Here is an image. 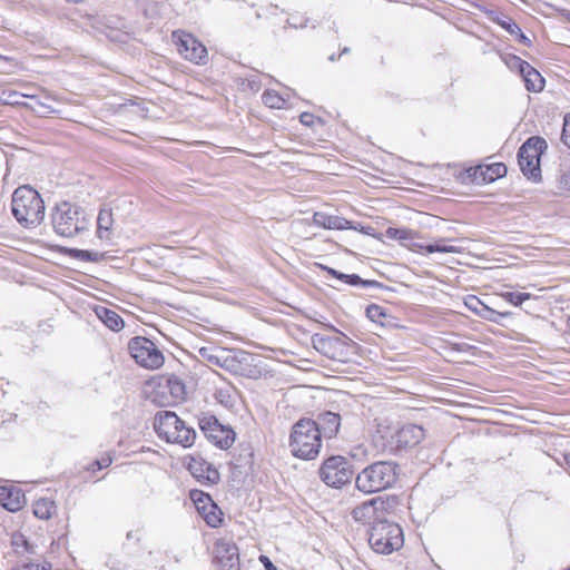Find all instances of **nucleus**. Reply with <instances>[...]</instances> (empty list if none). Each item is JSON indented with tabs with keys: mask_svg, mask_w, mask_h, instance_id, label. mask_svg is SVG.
I'll use <instances>...</instances> for the list:
<instances>
[{
	"mask_svg": "<svg viewBox=\"0 0 570 570\" xmlns=\"http://www.w3.org/2000/svg\"><path fill=\"white\" fill-rule=\"evenodd\" d=\"M22 542H23V546H24L27 551L33 552L31 547H30V544H29V542L26 539H22Z\"/></svg>",
	"mask_w": 570,
	"mask_h": 570,
	"instance_id": "obj_51",
	"label": "nucleus"
},
{
	"mask_svg": "<svg viewBox=\"0 0 570 570\" xmlns=\"http://www.w3.org/2000/svg\"><path fill=\"white\" fill-rule=\"evenodd\" d=\"M106 564L111 569V570H130L131 569V566L129 562L127 561H124L121 559V556L118 554V553H114V554H110L107 559V562Z\"/></svg>",
	"mask_w": 570,
	"mask_h": 570,
	"instance_id": "obj_29",
	"label": "nucleus"
},
{
	"mask_svg": "<svg viewBox=\"0 0 570 570\" xmlns=\"http://www.w3.org/2000/svg\"><path fill=\"white\" fill-rule=\"evenodd\" d=\"M386 236L396 240H410L413 239V232L409 228L390 227L386 229Z\"/></svg>",
	"mask_w": 570,
	"mask_h": 570,
	"instance_id": "obj_28",
	"label": "nucleus"
},
{
	"mask_svg": "<svg viewBox=\"0 0 570 570\" xmlns=\"http://www.w3.org/2000/svg\"><path fill=\"white\" fill-rule=\"evenodd\" d=\"M561 140L570 149V114L564 117Z\"/></svg>",
	"mask_w": 570,
	"mask_h": 570,
	"instance_id": "obj_41",
	"label": "nucleus"
},
{
	"mask_svg": "<svg viewBox=\"0 0 570 570\" xmlns=\"http://www.w3.org/2000/svg\"><path fill=\"white\" fill-rule=\"evenodd\" d=\"M315 120H316V117L311 112H303L299 116V121L307 127H312L314 125Z\"/></svg>",
	"mask_w": 570,
	"mask_h": 570,
	"instance_id": "obj_42",
	"label": "nucleus"
},
{
	"mask_svg": "<svg viewBox=\"0 0 570 570\" xmlns=\"http://www.w3.org/2000/svg\"><path fill=\"white\" fill-rule=\"evenodd\" d=\"M112 460L109 455L104 456L97 461H95L94 465L97 468V470L105 469L111 464Z\"/></svg>",
	"mask_w": 570,
	"mask_h": 570,
	"instance_id": "obj_44",
	"label": "nucleus"
},
{
	"mask_svg": "<svg viewBox=\"0 0 570 570\" xmlns=\"http://www.w3.org/2000/svg\"><path fill=\"white\" fill-rule=\"evenodd\" d=\"M51 220L55 232L63 237H73L88 228L83 209L69 202H62L55 207Z\"/></svg>",
	"mask_w": 570,
	"mask_h": 570,
	"instance_id": "obj_5",
	"label": "nucleus"
},
{
	"mask_svg": "<svg viewBox=\"0 0 570 570\" xmlns=\"http://www.w3.org/2000/svg\"><path fill=\"white\" fill-rule=\"evenodd\" d=\"M514 36L519 37V40L524 45H530V39L524 36V33L520 30V33H515Z\"/></svg>",
	"mask_w": 570,
	"mask_h": 570,
	"instance_id": "obj_48",
	"label": "nucleus"
},
{
	"mask_svg": "<svg viewBox=\"0 0 570 570\" xmlns=\"http://www.w3.org/2000/svg\"><path fill=\"white\" fill-rule=\"evenodd\" d=\"M557 186L560 191H570V168L560 173Z\"/></svg>",
	"mask_w": 570,
	"mask_h": 570,
	"instance_id": "obj_38",
	"label": "nucleus"
},
{
	"mask_svg": "<svg viewBox=\"0 0 570 570\" xmlns=\"http://www.w3.org/2000/svg\"><path fill=\"white\" fill-rule=\"evenodd\" d=\"M188 470L202 483L215 484L219 480L218 471L203 458H191Z\"/></svg>",
	"mask_w": 570,
	"mask_h": 570,
	"instance_id": "obj_16",
	"label": "nucleus"
},
{
	"mask_svg": "<svg viewBox=\"0 0 570 570\" xmlns=\"http://www.w3.org/2000/svg\"><path fill=\"white\" fill-rule=\"evenodd\" d=\"M509 67L511 69H517L520 75L522 76L525 71V67H529V62L522 60L520 57L518 56H512L508 62Z\"/></svg>",
	"mask_w": 570,
	"mask_h": 570,
	"instance_id": "obj_39",
	"label": "nucleus"
},
{
	"mask_svg": "<svg viewBox=\"0 0 570 570\" xmlns=\"http://www.w3.org/2000/svg\"><path fill=\"white\" fill-rule=\"evenodd\" d=\"M262 99L265 106L274 109H281L285 105V99L273 90L265 91Z\"/></svg>",
	"mask_w": 570,
	"mask_h": 570,
	"instance_id": "obj_25",
	"label": "nucleus"
},
{
	"mask_svg": "<svg viewBox=\"0 0 570 570\" xmlns=\"http://www.w3.org/2000/svg\"><path fill=\"white\" fill-rule=\"evenodd\" d=\"M312 343L316 351L323 355L332 360H338L343 354L342 351L338 350L346 346L348 343H352V340L345 334H341V336L335 337H326L315 334L312 336Z\"/></svg>",
	"mask_w": 570,
	"mask_h": 570,
	"instance_id": "obj_14",
	"label": "nucleus"
},
{
	"mask_svg": "<svg viewBox=\"0 0 570 570\" xmlns=\"http://www.w3.org/2000/svg\"><path fill=\"white\" fill-rule=\"evenodd\" d=\"M547 141L538 136L530 137L518 150V163L525 177L534 181L541 178L540 158L547 150Z\"/></svg>",
	"mask_w": 570,
	"mask_h": 570,
	"instance_id": "obj_7",
	"label": "nucleus"
},
{
	"mask_svg": "<svg viewBox=\"0 0 570 570\" xmlns=\"http://www.w3.org/2000/svg\"><path fill=\"white\" fill-rule=\"evenodd\" d=\"M524 80L525 88L529 91L540 92L544 88V79L541 73L531 65L525 67L524 73L521 76Z\"/></svg>",
	"mask_w": 570,
	"mask_h": 570,
	"instance_id": "obj_21",
	"label": "nucleus"
},
{
	"mask_svg": "<svg viewBox=\"0 0 570 570\" xmlns=\"http://www.w3.org/2000/svg\"><path fill=\"white\" fill-rule=\"evenodd\" d=\"M350 52V48L345 47L343 50H342V53H347Z\"/></svg>",
	"mask_w": 570,
	"mask_h": 570,
	"instance_id": "obj_55",
	"label": "nucleus"
},
{
	"mask_svg": "<svg viewBox=\"0 0 570 570\" xmlns=\"http://www.w3.org/2000/svg\"><path fill=\"white\" fill-rule=\"evenodd\" d=\"M128 351L141 367L157 370L163 366L165 357L156 344L147 337L135 336L128 342Z\"/></svg>",
	"mask_w": 570,
	"mask_h": 570,
	"instance_id": "obj_8",
	"label": "nucleus"
},
{
	"mask_svg": "<svg viewBox=\"0 0 570 570\" xmlns=\"http://www.w3.org/2000/svg\"><path fill=\"white\" fill-rule=\"evenodd\" d=\"M368 543L376 553L390 554L403 547L402 528L387 520H376L368 531Z\"/></svg>",
	"mask_w": 570,
	"mask_h": 570,
	"instance_id": "obj_6",
	"label": "nucleus"
},
{
	"mask_svg": "<svg viewBox=\"0 0 570 570\" xmlns=\"http://www.w3.org/2000/svg\"><path fill=\"white\" fill-rule=\"evenodd\" d=\"M12 570H28V569L26 568V566H24V564H22V566H20V567H16V568H13Z\"/></svg>",
	"mask_w": 570,
	"mask_h": 570,
	"instance_id": "obj_53",
	"label": "nucleus"
},
{
	"mask_svg": "<svg viewBox=\"0 0 570 570\" xmlns=\"http://www.w3.org/2000/svg\"><path fill=\"white\" fill-rule=\"evenodd\" d=\"M316 424L320 426L321 433L323 432L327 438H333L338 431L341 416L334 412H323L318 415Z\"/></svg>",
	"mask_w": 570,
	"mask_h": 570,
	"instance_id": "obj_20",
	"label": "nucleus"
},
{
	"mask_svg": "<svg viewBox=\"0 0 570 570\" xmlns=\"http://www.w3.org/2000/svg\"><path fill=\"white\" fill-rule=\"evenodd\" d=\"M479 316L487 321L499 323L500 318L509 316V313L497 312L493 308L485 305L482 312L479 314Z\"/></svg>",
	"mask_w": 570,
	"mask_h": 570,
	"instance_id": "obj_33",
	"label": "nucleus"
},
{
	"mask_svg": "<svg viewBox=\"0 0 570 570\" xmlns=\"http://www.w3.org/2000/svg\"><path fill=\"white\" fill-rule=\"evenodd\" d=\"M568 570H570V568Z\"/></svg>",
	"mask_w": 570,
	"mask_h": 570,
	"instance_id": "obj_56",
	"label": "nucleus"
},
{
	"mask_svg": "<svg viewBox=\"0 0 570 570\" xmlns=\"http://www.w3.org/2000/svg\"><path fill=\"white\" fill-rule=\"evenodd\" d=\"M562 465L566 468V470L570 474V453L563 454V463H562Z\"/></svg>",
	"mask_w": 570,
	"mask_h": 570,
	"instance_id": "obj_47",
	"label": "nucleus"
},
{
	"mask_svg": "<svg viewBox=\"0 0 570 570\" xmlns=\"http://www.w3.org/2000/svg\"><path fill=\"white\" fill-rule=\"evenodd\" d=\"M191 499L194 500V502L197 504V509L198 510H206V505H205V502H208L210 501V497L203 493V492H193L191 493Z\"/></svg>",
	"mask_w": 570,
	"mask_h": 570,
	"instance_id": "obj_40",
	"label": "nucleus"
},
{
	"mask_svg": "<svg viewBox=\"0 0 570 570\" xmlns=\"http://www.w3.org/2000/svg\"><path fill=\"white\" fill-rule=\"evenodd\" d=\"M183 390H184V385H183L180 382L175 381V382L173 383V386H171V391H173V392H174V391H180V392H181Z\"/></svg>",
	"mask_w": 570,
	"mask_h": 570,
	"instance_id": "obj_50",
	"label": "nucleus"
},
{
	"mask_svg": "<svg viewBox=\"0 0 570 570\" xmlns=\"http://www.w3.org/2000/svg\"><path fill=\"white\" fill-rule=\"evenodd\" d=\"M497 22L510 35L520 33V27L509 17L498 18Z\"/></svg>",
	"mask_w": 570,
	"mask_h": 570,
	"instance_id": "obj_37",
	"label": "nucleus"
},
{
	"mask_svg": "<svg viewBox=\"0 0 570 570\" xmlns=\"http://www.w3.org/2000/svg\"><path fill=\"white\" fill-rule=\"evenodd\" d=\"M26 568L28 570H51V564L46 562L43 564L39 563H24Z\"/></svg>",
	"mask_w": 570,
	"mask_h": 570,
	"instance_id": "obj_45",
	"label": "nucleus"
},
{
	"mask_svg": "<svg viewBox=\"0 0 570 570\" xmlns=\"http://www.w3.org/2000/svg\"><path fill=\"white\" fill-rule=\"evenodd\" d=\"M507 166L502 163L493 164L487 167L484 179H489L493 181L498 178L504 177L507 175Z\"/></svg>",
	"mask_w": 570,
	"mask_h": 570,
	"instance_id": "obj_27",
	"label": "nucleus"
},
{
	"mask_svg": "<svg viewBox=\"0 0 570 570\" xmlns=\"http://www.w3.org/2000/svg\"><path fill=\"white\" fill-rule=\"evenodd\" d=\"M289 446L297 458L315 459L322 446V435L316 421L302 419L296 422L291 433Z\"/></svg>",
	"mask_w": 570,
	"mask_h": 570,
	"instance_id": "obj_3",
	"label": "nucleus"
},
{
	"mask_svg": "<svg viewBox=\"0 0 570 570\" xmlns=\"http://www.w3.org/2000/svg\"><path fill=\"white\" fill-rule=\"evenodd\" d=\"M383 509L384 501L381 498H373L355 507L352 510V517L357 522H371L373 524L374 521L381 520L379 512H382Z\"/></svg>",
	"mask_w": 570,
	"mask_h": 570,
	"instance_id": "obj_15",
	"label": "nucleus"
},
{
	"mask_svg": "<svg viewBox=\"0 0 570 570\" xmlns=\"http://www.w3.org/2000/svg\"><path fill=\"white\" fill-rule=\"evenodd\" d=\"M337 59H338V57L336 55H334V53L328 57L330 61H335Z\"/></svg>",
	"mask_w": 570,
	"mask_h": 570,
	"instance_id": "obj_52",
	"label": "nucleus"
},
{
	"mask_svg": "<svg viewBox=\"0 0 570 570\" xmlns=\"http://www.w3.org/2000/svg\"><path fill=\"white\" fill-rule=\"evenodd\" d=\"M213 560L222 570L239 569V552L233 540L219 538L213 548Z\"/></svg>",
	"mask_w": 570,
	"mask_h": 570,
	"instance_id": "obj_12",
	"label": "nucleus"
},
{
	"mask_svg": "<svg viewBox=\"0 0 570 570\" xmlns=\"http://www.w3.org/2000/svg\"><path fill=\"white\" fill-rule=\"evenodd\" d=\"M26 503L21 489L14 487H0V504L8 511L16 512Z\"/></svg>",
	"mask_w": 570,
	"mask_h": 570,
	"instance_id": "obj_18",
	"label": "nucleus"
},
{
	"mask_svg": "<svg viewBox=\"0 0 570 570\" xmlns=\"http://www.w3.org/2000/svg\"><path fill=\"white\" fill-rule=\"evenodd\" d=\"M216 509H217L216 505L210 504V511L209 512L204 511V519H205L206 523L213 528L218 527L222 522V518H220L222 512L216 511Z\"/></svg>",
	"mask_w": 570,
	"mask_h": 570,
	"instance_id": "obj_34",
	"label": "nucleus"
},
{
	"mask_svg": "<svg viewBox=\"0 0 570 570\" xmlns=\"http://www.w3.org/2000/svg\"><path fill=\"white\" fill-rule=\"evenodd\" d=\"M114 223L112 212L110 208H101L97 218V234L100 239L107 238Z\"/></svg>",
	"mask_w": 570,
	"mask_h": 570,
	"instance_id": "obj_23",
	"label": "nucleus"
},
{
	"mask_svg": "<svg viewBox=\"0 0 570 570\" xmlns=\"http://www.w3.org/2000/svg\"><path fill=\"white\" fill-rule=\"evenodd\" d=\"M70 253L75 258L81 259L83 262H98L101 258V254L98 252L71 249Z\"/></svg>",
	"mask_w": 570,
	"mask_h": 570,
	"instance_id": "obj_31",
	"label": "nucleus"
},
{
	"mask_svg": "<svg viewBox=\"0 0 570 570\" xmlns=\"http://www.w3.org/2000/svg\"><path fill=\"white\" fill-rule=\"evenodd\" d=\"M464 304L470 311H472L476 315H479L482 312L483 307L485 306V304L475 295H469L465 298Z\"/></svg>",
	"mask_w": 570,
	"mask_h": 570,
	"instance_id": "obj_36",
	"label": "nucleus"
},
{
	"mask_svg": "<svg viewBox=\"0 0 570 570\" xmlns=\"http://www.w3.org/2000/svg\"><path fill=\"white\" fill-rule=\"evenodd\" d=\"M366 316L375 323H384V318L387 316L386 309L380 305L371 304L366 308Z\"/></svg>",
	"mask_w": 570,
	"mask_h": 570,
	"instance_id": "obj_26",
	"label": "nucleus"
},
{
	"mask_svg": "<svg viewBox=\"0 0 570 570\" xmlns=\"http://www.w3.org/2000/svg\"><path fill=\"white\" fill-rule=\"evenodd\" d=\"M354 475L350 461L341 455L326 459L321 469L320 476L328 487L340 488L348 483Z\"/></svg>",
	"mask_w": 570,
	"mask_h": 570,
	"instance_id": "obj_9",
	"label": "nucleus"
},
{
	"mask_svg": "<svg viewBox=\"0 0 570 570\" xmlns=\"http://www.w3.org/2000/svg\"><path fill=\"white\" fill-rule=\"evenodd\" d=\"M323 269L326 271L327 274L332 275L333 277H335L340 281L345 282L347 279L348 274L341 273V272H338L332 267H327V266H324Z\"/></svg>",
	"mask_w": 570,
	"mask_h": 570,
	"instance_id": "obj_43",
	"label": "nucleus"
},
{
	"mask_svg": "<svg viewBox=\"0 0 570 570\" xmlns=\"http://www.w3.org/2000/svg\"><path fill=\"white\" fill-rule=\"evenodd\" d=\"M313 222L315 225L326 228V229H347V228H354L351 225V222L335 215H327L325 213H315L313 215Z\"/></svg>",
	"mask_w": 570,
	"mask_h": 570,
	"instance_id": "obj_19",
	"label": "nucleus"
},
{
	"mask_svg": "<svg viewBox=\"0 0 570 570\" xmlns=\"http://www.w3.org/2000/svg\"><path fill=\"white\" fill-rule=\"evenodd\" d=\"M68 2H75V3H81L83 2L85 0H67Z\"/></svg>",
	"mask_w": 570,
	"mask_h": 570,
	"instance_id": "obj_54",
	"label": "nucleus"
},
{
	"mask_svg": "<svg viewBox=\"0 0 570 570\" xmlns=\"http://www.w3.org/2000/svg\"><path fill=\"white\" fill-rule=\"evenodd\" d=\"M346 284L352 286H363V287H382V284L376 281L363 279L356 274H351L347 276L345 281Z\"/></svg>",
	"mask_w": 570,
	"mask_h": 570,
	"instance_id": "obj_30",
	"label": "nucleus"
},
{
	"mask_svg": "<svg viewBox=\"0 0 570 570\" xmlns=\"http://www.w3.org/2000/svg\"><path fill=\"white\" fill-rule=\"evenodd\" d=\"M126 538H127V540L135 539L138 542L140 541V537L138 535V531H136V532H134V531L127 532Z\"/></svg>",
	"mask_w": 570,
	"mask_h": 570,
	"instance_id": "obj_49",
	"label": "nucleus"
},
{
	"mask_svg": "<svg viewBox=\"0 0 570 570\" xmlns=\"http://www.w3.org/2000/svg\"><path fill=\"white\" fill-rule=\"evenodd\" d=\"M259 561L264 564L266 570H277V568L273 564L268 557L261 556Z\"/></svg>",
	"mask_w": 570,
	"mask_h": 570,
	"instance_id": "obj_46",
	"label": "nucleus"
},
{
	"mask_svg": "<svg viewBox=\"0 0 570 570\" xmlns=\"http://www.w3.org/2000/svg\"><path fill=\"white\" fill-rule=\"evenodd\" d=\"M198 353L208 365L222 367L229 372H234L238 367V361L226 348L204 346L199 348Z\"/></svg>",
	"mask_w": 570,
	"mask_h": 570,
	"instance_id": "obj_13",
	"label": "nucleus"
},
{
	"mask_svg": "<svg viewBox=\"0 0 570 570\" xmlns=\"http://www.w3.org/2000/svg\"><path fill=\"white\" fill-rule=\"evenodd\" d=\"M55 511V502L49 499H39L33 503V514L39 519L48 520Z\"/></svg>",
	"mask_w": 570,
	"mask_h": 570,
	"instance_id": "obj_24",
	"label": "nucleus"
},
{
	"mask_svg": "<svg viewBox=\"0 0 570 570\" xmlns=\"http://www.w3.org/2000/svg\"><path fill=\"white\" fill-rule=\"evenodd\" d=\"M200 430L205 436L219 449H229L235 441V432L229 426H225L214 415H204L198 421Z\"/></svg>",
	"mask_w": 570,
	"mask_h": 570,
	"instance_id": "obj_10",
	"label": "nucleus"
},
{
	"mask_svg": "<svg viewBox=\"0 0 570 570\" xmlns=\"http://www.w3.org/2000/svg\"><path fill=\"white\" fill-rule=\"evenodd\" d=\"M399 478V465L392 461H377L364 468L355 479L356 488L364 493L392 488Z\"/></svg>",
	"mask_w": 570,
	"mask_h": 570,
	"instance_id": "obj_2",
	"label": "nucleus"
},
{
	"mask_svg": "<svg viewBox=\"0 0 570 570\" xmlns=\"http://www.w3.org/2000/svg\"><path fill=\"white\" fill-rule=\"evenodd\" d=\"M154 429L159 438L184 448L191 446L196 439L195 430L186 426L185 422L175 412L170 411H163L156 414Z\"/></svg>",
	"mask_w": 570,
	"mask_h": 570,
	"instance_id": "obj_4",
	"label": "nucleus"
},
{
	"mask_svg": "<svg viewBox=\"0 0 570 570\" xmlns=\"http://www.w3.org/2000/svg\"><path fill=\"white\" fill-rule=\"evenodd\" d=\"M12 215L23 227H36L45 218V203L37 190L20 186L12 194Z\"/></svg>",
	"mask_w": 570,
	"mask_h": 570,
	"instance_id": "obj_1",
	"label": "nucleus"
},
{
	"mask_svg": "<svg viewBox=\"0 0 570 570\" xmlns=\"http://www.w3.org/2000/svg\"><path fill=\"white\" fill-rule=\"evenodd\" d=\"M424 430L416 424H406L396 433V444L399 448L406 449L419 444L424 439Z\"/></svg>",
	"mask_w": 570,
	"mask_h": 570,
	"instance_id": "obj_17",
	"label": "nucleus"
},
{
	"mask_svg": "<svg viewBox=\"0 0 570 570\" xmlns=\"http://www.w3.org/2000/svg\"><path fill=\"white\" fill-rule=\"evenodd\" d=\"M173 40L180 56L197 63L205 65L207 61V49L191 33L185 31H174Z\"/></svg>",
	"mask_w": 570,
	"mask_h": 570,
	"instance_id": "obj_11",
	"label": "nucleus"
},
{
	"mask_svg": "<svg viewBox=\"0 0 570 570\" xmlns=\"http://www.w3.org/2000/svg\"><path fill=\"white\" fill-rule=\"evenodd\" d=\"M97 316L110 330L118 332L124 327V321L115 311L107 307H99L96 309Z\"/></svg>",
	"mask_w": 570,
	"mask_h": 570,
	"instance_id": "obj_22",
	"label": "nucleus"
},
{
	"mask_svg": "<svg viewBox=\"0 0 570 570\" xmlns=\"http://www.w3.org/2000/svg\"><path fill=\"white\" fill-rule=\"evenodd\" d=\"M502 297L509 303L519 306L523 302L531 298V294L529 293H520V292H505L502 294Z\"/></svg>",
	"mask_w": 570,
	"mask_h": 570,
	"instance_id": "obj_32",
	"label": "nucleus"
},
{
	"mask_svg": "<svg viewBox=\"0 0 570 570\" xmlns=\"http://www.w3.org/2000/svg\"><path fill=\"white\" fill-rule=\"evenodd\" d=\"M426 253H456L459 252L455 246H448V245H440L438 243L435 244H428L421 247Z\"/></svg>",
	"mask_w": 570,
	"mask_h": 570,
	"instance_id": "obj_35",
	"label": "nucleus"
}]
</instances>
